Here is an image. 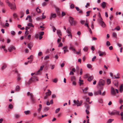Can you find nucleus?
Segmentation results:
<instances>
[{"label":"nucleus","mask_w":123,"mask_h":123,"mask_svg":"<svg viewBox=\"0 0 123 123\" xmlns=\"http://www.w3.org/2000/svg\"><path fill=\"white\" fill-rule=\"evenodd\" d=\"M74 104L73 105V106L77 105V106H79L81 105L83 103V101L81 100L79 102L78 100H73Z\"/></svg>","instance_id":"nucleus-1"},{"label":"nucleus","mask_w":123,"mask_h":123,"mask_svg":"<svg viewBox=\"0 0 123 123\" xmlns=\"http://www.w3.org/2000/svg\"><path fill=\"white\" fill-rule=\"evenodd\" d=\"M69 21L71 25H75L77 23V22L75 21H74L73 18L72 17H70Z\"/></svg>","instance_id":"nucleus-2"},{"label":"nucleus","mask_w":123,"mask_h":123,"mask_svg":"<svg viewBox=\"0 0 123 123\" xmlns=\"http://www.w3.org/2000/svg\"><path fill=\"white\" fill-rule=\"evenodd\" d=\"M5 1L8 4L9 6L10 7V8L11 9L14 10L16 8V7L15 4H12L11 3H10L8 0H6Z\"/></svg>","instance_id":"nucleus-3"},{"label":"nucleus","mask_w":123,"mask_h":123,"mask_svg":"<svg viewBox=\"0 0 123 123\" xmlns=\"http://www.w3.org/2000/svg\"><path fill=\"white\" fill-rule=\"evenodd\" d=\"M120 112L119 111L116 110H113L111 112H109V114L111 115H119Z\"/></svg>","instance_id":"nucleus-4"},{"label":"nucleus","mask_w":123,"mask_h":123,"mask_svg":"<svg viewBox=\"0 0 123 123\" xmlns=\"http://www.w3.org/2000/svg\"><path fill=\"white\" fill-rule=\"evenodd\" d=\"M44 67V65L41 66L40 67V69L36 73V75H37L38 74L40 75L41 74L42 72L41 71L43 70Z\"/></svg>","instance_id":"nucleus-5"},{"label":"nucleus","mask_w":123,"mask_h":123,"mask_svg":"<svg viewBox=\"0 0 123 123\" xmlns=\"http://www.w3.org/2000/svg\"><path fill=\"white\" fill-rule=\"evenodd\" d=\"M56 15L55 13H51L50 15L49 19L50 20H52V19L56 18Z\"/></svg>","instance_id":"nucleus-6"},{"label":"nucleus","mask_w":123,"mask_h":123,"mask_svg":"<svg viewBox=\"0 0 123 123\" xmlns=\"http://www.w3.org/2000/svg\"><path fill=\"white\" fill-rule=\"evenodd\" d=\"M111 93L112 95H115L116 94L114 89L112 86H111Z\"/></svg>","instance_id":"nucleus-7"},{"label":"nucleus","mask_w":123,"mask_h":123,"mask_svg":"<svg viewBox=\"0 0 123 123\" xmlns=\"http://www.w3.org/2000/svg\"><path fill=\"white\" fill-rule=\"evenodd\" d=\"M71 80L72 82V85H73L75 86L76 84V80L75 78L74 77H72Z\"/></svg>","instance_id":"nucleus-8"},{"label":"nucleus","mask_w":123,"mask_h":123,"mask_svg":"<svg viewBox=\"0 0 123 123\" xmlns=\"http://www.w3.org/2000/svg\"><path fill=\"white\" fill-rule=\"evenodd\" d=\"M104 81L102 79H100L98 83V85L100 86H104Z\"/></svg>","instance_id":"nucleus-9"},{"label":"nucleus","mask_w":123,"mask_h":123,"mask_svg":"<svg viewBox=\"0 0 123 123\" xmlns=\"http://www.w3.org/2000/svg\"><path fill=\"white\" fill-rule=\"evenodd\" d=\"M94 94L95 95H101L102 92L101 90H98L97 91H95L94 92Z\"/></svg>","instance_id":"nucleus-10"},{"label":"nucleus","mask_w":123,"mask_h":123,"mask_svg":"<svg viewBox=\"0 0 123 123\" xmlns=\"http://www.w3.org/2000/svg\"><path fill=\"white\" fill-rule=\"evenodd\" d=\"M15 73H17V74H18L17 79V81H19L20 80H21V78L20 76V74H18V72L16 70H15Z\"/></svg>","instance_id":"nucleus-11"},{"label":"nucleus","mask_w":123,"mask_h":123,"mask_svg":"<svg viewBox=\"0 0 123 123\" xmlns=\"http://www.w3.org/2000/svg\"><path fill=\"white\" fill-rule=\"evenodd\" d=\"M99 23L101 26L104 28L106 26V25L105 23L102 21H101V20L100 21Z\"/></svg>","instance_id":"nucleus-12"},{"label":"nucleus","mask_w":123,"mask_h":123,"mask_svg":"<svg viewBox=\"0 0 123 123\" xmlns=\"http://www.w3.org/2000/svg\"><path fill=\"white\" fill-rule=\"evenodd\" d=\"M13 49H15V47L14 46H11L8 48V50L9 52H11Z\"/></svg>","instance_id":"nucleus-13"},{"label":"nucleus","mask_w":123,"mask_h":123,"mask_svg":"<svg viewBox=\"0 0 123 123\" xmlns=\"http://www.w3.org/2000/svg\"><path fill=\"white\" fill-rule=\"evenodd\" d=\"M62 49H64V53L65 54L67 52H68V50L67 49V47L65 46L63 47L62 48Z\"/></svg>","instance_id":"nucleus-14"},{"label":"nucleus","mask_w":123,"mask_h":123,"mask_svg":"<svg viewBox=\"0 0 123 123\" xmlns=\"http://www.w3.org/2000/svg\"><path fill=\"white\" fill-rule=\"evenodd\" d=\"M98 52L100 53L99 55L100 56H101L102 55H106V53L105 52H102L100 51H99Z\"/></svg>","instance_id":"nucleus-15"},{"label":"nucleus","mask_w":123,"mask_h":123,"mask_svg":"<svg viewBox=\"0 0 123 123\" xmlns=\"http://www.w3.org/2000/svg\"><path fill=\"white\" fill-rule=\"evenodd\" d=\"M48 90V91L45 93L46 96H49L51 95V91L49 89Z\"/></svg>","instance_id":"nucleus-16"},{"label":"nucleus","mask_w":123,"mask_h":123,"mask_svg":"<svg viewBox=\"0 0 123 123\" xmlns=\"http://www.w3.org/2000/svg\"><path fill=\"white\" fill-rule=\"evenodd\" d=\"M57 33L59 37H60V36L62 35V32L60 30H57Z\"/></svg>","instance_id":"nucleus-17"},{"label":"nucleus","mask_w":123,"mask_h":123,"mask_svg":"<svg viewBox=\"0 0 123 123\" xmlns=\"http://www.w3.org/2000/svg\"><path fill=\"white\" fill-rule=\"evenodd\" d=\"M119 91L121 93L123 91V84L121 85L120 87Z\"/></svg>","instance_id":"nucleus-18"},{"label":"nucleus","mask_w":123,"mask_h":123,"mask_svg":"<svg viewBox=\"0 0 123 123\" xmlns=\"http://www.w3.org/2000/svg\"><path fill=\"white\" fill-rule=\"evenodd\" d=\"M66 32L67 33L70 34L71 33V28L69 27L66 30Z\"/></svg>","instance_id":"nucleus-19"},{"label":"nucleus","mask_w":123,"mask_h":123,"mask_svg":"<svg viewBox=\"0 0 123 123\" xmlns=\"http://www.w3.org/2000/svg\"><path fill=\"white\" fill-rule=\"evenodd\" d=\"M27 95L28 96H29L30 97V98L33 97V95L31 93H30L29 92H27Z\"/></svg>","instance_id":"nucleus-20"},{"label":"nucleus","mask_w":123,"mask_h":123,"mask_svg":"<svg viewBox=\"0 0 123 123\" xmlns=\"http://www.w3.org/2000/svg\"><path fill=\"white\" fill-rule=\"evenodd\" d=\"M113 83L117 87H118V82L117 80L113 82Z\"/></svg>","instance_id":"nucleus-21"},{"label":"nucleus","mask_w":123,"mask_h":123,"mask_svg":"<svg viewBox=\"0 0 123 123\" xmlns=\"http://www.w3.org/2000/svg\"><path fill=\"white\" fill-rule=\"evenodd\" d=\"M101 6L103 8H105V7L106 6V2H103Z\"/></svg>","instance_id":"nucleus-22"},{"label":"nucleus","mask_w":123,"mask_h":123,"mask_svg":"<svg viewBox=\"0 0 123 123\" xmlns=\"http://www.w3.org/2000/svg\"><path fill=\"white\" fill-rule=\"evenodd\" d=\"M35 80L33 78H31L29 80V81L27 82V84H28V85H29L31 83V82L30 81H31V82H33L35 81Z\"/></svg>","instance_id":"nucleus-23"},{"label":"nucleus","mask_w":123,"mask_h":123,"mask_svg":"<svg viewBox=\"0 0 123 123\" xmlns=\"http://www.w3.org/2000/svg\"><path fill=\"white\" fill-rule=\"evenodd\" d=\"M84 104L85 105L84 106L86 108V109L87 110L89 109L90 108L89 105L86 103H84Z\"/></svg>","instance_id":"nucleus-24"},{"label":"nucleus","mask_w":123,"mask_h":123,"mask_svg":"<svg viewBox=\"0 0 123 123\" xmlns=\"http://www.w3.org/2000/svg\"><path fill=\"white\" fill-rule=\"evenodd\" d=\"M93 76H90L88 78L87 80L88 81L90 82L93 79Z\"/></svg>","instance_id":"nucleus-25"},{"label":"nucleus","mask_w":123,"mask_h":123,"mask_svg":"<svg viewBox=\"0 0 123 123\" xmlns=\"http://www.w3.org/2000/svg\"><path fill=\"white\" fill-rule=\"evenodd\" d=\"M16 91L17 92L19 91L20 90L19 87L18 86H17L15 89Z\"/></svg>","instance_id":"nucleus-26"},{"label":"nucleus","mask_w":123,"mask_h":123,"mask_svg":"<svg viewBox=\"0 0 123 123\" xmlns=\"http://www.w3.org/2000/svg\"><path fill=\"white\" fill-rule=\"evenodd\" d=\"M30 100L31 102L33 103H34L35 102V99L33 97L30 98Z\"/></svg>","instance_id":"nucleus-27"},{"label":"nucleus","mask_w":123,"mask_h":123,"mask_svg":"<svg viewBox=\"0 0 123 123\" xmlns=\"http://www.w3.org/2000/svg\"><path fill=\"white\" fill-rule=\"evenodd\" d=\"M33 46V44L31 43H29L28 44V48H32Z\"/></svg>","instance_id":"nucleus-28"},{"label":"nucleus","mask_w":123,"mask_h":123,"mask_svg":"<svg viewBox=\"0 0 123 123\" xmlns=\"http://www.w3.org/2000/svg\"><path fill=\"white\" fill-rule=\"evenodd\" d=\"M117 76L116 77L115 75L114 76V77H112V78H117V79H119L120 78V77L119 76V75L118 74H117Z\"/></svg>","instance_id":"nucleus-29"},{"label":"nucleus","mask_w":123,"mask_h":123,"mask_svg":"<svg viewBox=\"0 0 123 123\" xmlns=\"http://www.w3.org/2000/svg\"><path fill=\"white\" fill-rule=\"evenodd\" d=\"M120 28L119 26H117L114 29H112V30H116L117 31H119L120 30Z\"/></svg>","instance_id":"nucleus-30"},{"label":"nucleus","mask_w":123,"mask_h":123,"mask_svg":"<svg viewBox=\"0 0 123 123\" xmlns=\"http://www.w3.org/2000/svg\"><path fill=\"white\" fill-rule=\"evenodd\" d=\"M7 67V65H6L5 64L1 68V69L2 70H4Z\"/></svg>","instance_id":"nucleus-31"},{"label":"nucleus","mask_w":123,"mask_h":123,"mask_svg":"<svg viewBox=\"0 0 123 123\" xmlns=\"http://www.w3.org/2000/svg\"><path fill=\"white\" fill-rule=\"evenodd\" d=\"M88 48L87 47H85L83 49V50L85 52H87L88 50Z\"/></svg>","instance_id":"nucleus-32"},{"label":"nucleus","mask_w":123,"mask_h":123,"mask_svg":"<svg viewBox=\"0 0 123 123\" xmlns=\"http://www.w3.org/2000/svg\"><path fill=\"white\" fill-rule=\"evenodd\" d=\"M112 35L113 37L116 38L117 34L116 33L113 32L112 34Z\"/></svg>","instance_id":"nucleus-33"},{"label":"nucleus","mask_w":123,"mask_h":123,"mask_svg":"<svg viewBox=\"0 0 123 123\" xmlns=\"http://www.w3.org/2000/svg\"><path fill=\"white\" fill-rule=\"evenodd\" d=\"M113 119H110L108 120L107 122V123H109L111 122L113 120Z\"/></svg>","instance_id":"nucleus-34"},{"label":"nucleus","mask_w":123,"mask_h":123,"mask_svg":"<svg viewBox=\"0 0 123 123\" xmlns=\"http://www.w3.org/2000/svg\"><path fill=\"white\" fill-rule=\"evenodd\" d=\"M36 11L38 13H40L41 12L40 10V9H39L38 8V7H37L36 8Z\"/></svg>","instance_id":"nucleus-35"},{"label":"nucleus","mask_w":123,"mask_h":123,"mask_svg":"<svg viewBox=\"0 0 123 123\" xmlns=\"http://www.w3.org/2000/svg\"><path fill=\"white\" fill-rule=\"evenodd\" d=\"M27 26H29L32 27H34V25L31 23H28L27 24Z\"/></svg>","instance_id":"nucleus-36"},{"label":"nucleus","mask_w":123,"mask_h":123,"mask_svg":"<svg viewBox=\"0 0 123 123\" xmlns=\"http://www.w3.org/2000/svg\"><path fill=\"white\" fill-rule=\"evenodd\" d=\"M30 111L28 110L25 111L24 113L26 115H28L30 113Z\"/></svg>","instance_id":"nucleus-37"},{"label":"nucleus","mask_w":123,"mask_h":123,"mask_svg":"<svg viewBox=\"0 0 123 123\" xmlns=\"http://www.w3.org/2000/svg\"><path fill=\"white\" fill-rule=\"evenodd\" d=\"M53 58H55L56 59H57L58 58V55L56 54L53 57Z\"/></svg>","instance_id":"nucleus-38"},{"label":"nucleus","mask_w":123,"mask_h":123,"mask_svg":"<svg viewBox=\"0 0 123 123\" xmlns=\"http://www.w3.org/2000/svg\"><path fill=\"white\" fill-rule=\"evenodd\" d=\"M74 7V4H71L70 6V8L71 9H73Z\"/></svg>","instance_id":"nucleus-39"},{"label":"nucleus","mask_w":123,"mask_h":123,"mask_svg":"<svg viewBox=\"0 0 123 123\" xmlns=\"http://www.w3.org/2000/svg\"><path fill=\"white\" fill-rule=\"evenodd\" d=\"M49 57L48 55H46L45 56L44 58V60H45L47 59H49Z\"/></svg>","instance_id":"nucleus-40"},{"label":"nucleus","mask_w":123,"mask_h":123,"mask_svg":"<svg viewBox=\"0 0 123 123\" xmlns=\"http://www.w3.org/2000/svg\"><path fill=\"white\" fill-rule=\"evenodd\" d=\"M60 110V108H59L56 109L55 111V113H58Z\"/></svg>","instance_id":"nucleus-41"},{"label":"nucleus","mask_w":123,"mask_h":123,"mask_svg":"<svg viewBox=\"0 0 123 123\" xmlns=\"http://www.w3.org/2000/svg\"><path fill=\"white\" fill-rule=\"evenodd\" d=\"M106 45L109 46L111 45V44L109 41H107L106 42Z\"/></svg>","instance_id":"nucleus-42"},{"label":"nucleus","mask_w":123,"mask_h":123,"mask_svg":"<svg viewBox=\"0 0 123 123\" xmlns=\"http://www.w3.org/2000/svg\"><path fill=\"white\" fill-rule=\"evenodd\" d=\"M107 84H110L111 83V81L110 79H108L107 80Z\"/></svg>","instance_id":"nucleus-43"},{"label":"nucleus","mask_w":123,"mask_h":123,"mask_svg":"<svg viewBox=\"0 0 123 123\" xmlns=\"http://www.w3.org/2000/svg\"><path fill=\"white\" fill-rule=\"evenodd\" d=\"M33 56L32 55H31L29 57H28V58H27V59H33Z\"/></svg>","instance_id":"nucleus-44"},{"label":"nucleus","mask_w":123,"mask_h":123,"mask_svg":"<svg viewBox=\"0 0 123 123\" xmlns=\"http://www.w3.org/2000/svg\"><path fill=\"white\" fill-rule=\"evenodd\" d=\"M9 107L10 109H12L13 108V106L12 104H9Z\"/></svg>","instance_id":"nucleus-45"},{"label":"nucleus","mask_w":123,"mask_h":123,"mask_svg":"<svg viewBox=\"0 0 123 123\" xmlns=\"http://www.w3.org/2000/svg\"><path fill=\"white\" fill-rule=\"evenodd\" d=\"M70 47L69 48V49H71L72 50V49H73L74 48V46L72 45H71V44L70 43Z\"/></svg>","instance_id":"nucleus-46"},{"label":"nucleus","mask_w":123,"mask_h":123,"mask_svg":"<svg viewBox=\"0 0 123 123\" xmlns=\"http://www.w3.org/2000/svg\"><path fill=\"white\" fill-rule=\"evenodd\" d=\"M87 68H92L91 65L89 64H88L87 65Z\"/></svg>","instance_id":"nucleus-47"},{"label":"nucleus","mask_w":123,"mask_h":123,"mask_svg":"<svg viewBox=\"0 0 123 123\" xmlns=\"http://www.w3.org/2000/svg\"><path fill=\"white\" fill-rule=\"evenodd\" d=\"M39 34L40 36H42L44 34V32L43 31H42L39 33Z\"/></svg>","instance_id":"nucleus-48"},{"label":"nucleus","mask_w":123,"mask_h":123,"mask_svg":"<svg viewBox=\"0 0 123 123\" xmlns=\"http://www.w3.org/2000/svg\"><path fill=\"white\" fill-rule=\"evenodd\" d=\"M15 116L16 118H18L19 117L20 115L17 114H15Z\"/></svg>","instance_id":"nucleus-49"},{"label":"nucleus","mask_w":123,"mask_h":123,"mask_svg":"<svg viewBox=\"0 0 123 123\" xmlns=\"http://www.w3.org/2000/svg\"><path fill=\"white\" fill-rule=\"evenodd\" d=\"M91 12L90 11H89L86 12L87 15H86V16H88L89 15V13Z\"/></svg>","instance_id":"nucleus-50"},{"label":"nucleus","mask_w":123,"mask_h":123,"mask_svg":"<svg viewBox=\"0 0 123 123\" xmlns=\"http://www.w3.org/2000/svg\"><path fill=\"white\" fill-rule=\"evenodd\" d=\"M11 33L12 35H14L15 34V32L14 31H11Z\"/></svg>","instance_id":"nucleus-51"},{"label":"nucleus","mask_w":123,"mask_h":123,"mask_svg":"<svg viewBox=\"0 0 123 123\" xmlns=\"http://www.w3.org/2000/svg\"><path fill=\"white\" fill-rule=\"evenodd\" d=\"M80 22L83 25L84 24V23L85 22V21H84V20H81L80 21Z\"/></svg>","instance_id":"nucleus-52"},{"label":"nucleus","mask_w":123,"mask_h":123,"mask_svg":"<svg viewBox=\"0 0 123 123\" xmlns=\"http://www.w3.org/2000/svg\"><path fill=\"white\" fill-rule=\"evenodd\" d=\"M89 95L92 96L93 95V93L92 92H89L88 93Z\"/></svg>","instance_id":"nucleus-53"},{"label":"nucleus","mask_w":123,"mask_h":123,"mask_svg":"<svg viewBox=\"0 0 123 123\" xmlns=\"http://www.w3.org/2000/svg\"><path fill=\"white\" fill-rule=\"evenodd\" d=\"M96 58V56H94L92 58V61L93 62L94 61V60Z\"/></svg>","instance_id":"nucleus-54"},{"label":"nucleus","mask_w":123,"mask_h":123,"mask_svg":"<svg viewBox=\"0 0 123 123\" xmlns=\"http://www.w3.org/2000/svg\"><path fill=\"white\" fill-rule=\"evenodd\" d=\"M31 18V16L30 15H28L27 17L26 18V20H28V18Z\"/></svg>","instance_id":"nucleus-55"},{"label":"nucleus","mask_w":123,"mask_h":123,"mask_svg":"<svg viewBox=\"0 0 123 123\" xmlns=\"http://www.w3.org/2000/svg\"><path fill=\"white\" fill-rule=\"evenodd\" d=\"M59 38H58L57 39V42L58 43H59V42H60L61 41V37H59Z\"/></svg>","instance_id":"nucleus-56"},{"label":"nucleus","mask_w":123,"mask_h":123,"mask_svg":"<svg viewBox=\"0 0 123 123\" xmlns=\"http://www.w3.org/2000/svg\"><path fill=\"white\" fill-rule=\"evenodd\" d=\"M49 108L48 107H45L44 108V110L45 111H47L48 110Z\"/></svg>","instance_id":"nucleus-57"},{"label":"nucleus","mask_w":123,"mask_h":123,"mask_svg":"<svg viewBox=\"0 0 123 123\" xmlns=\"http://www.w3.org/2000/svg\"><path fill=\"white\" fill-rule=\"evenodd\" d=\"M13 16L15 18L17 16V14L15 13H14L13 14Z\"/></svg>","instance_id":"nucleus-58"},{"label":"nucleus","mask_w":123,"mask_h":123,"mask_svg":"<svg viewBox=\"0 0 123 123\" xmlns=\"http://www.w3.org/2000/svg\"><path fill=\"white\" fill-rule=\"evenodd\" d=\"M86 114L87 115L89 113V111L87 109H86Z\"/></svg>","instance_id":"nucleus-59"},{"label":"nucleus","mask_w":123,"mask_h":123,"mask_svg":"<svg viewBox=\"0 0 123 123\" xmlns=\"http://www.w3.org/2000/svg\"><path fill=\"white\" fill-rule=\"evenodd\" d=\"M85 26H86L88 28H89V27L88 25V23H86L85 24Z\"/></svg>","instance_id":"nucleus-60"},{"label":"nucleus","mask_w":123,"mask_h":123,"mask_svg":"<svg viewBox=\"0 0 123 123\" xmlns=\"http://www.w3.org/2000/svg\"><path fill=\"white\" fill-rule=\"evenodd\" d=\"M88 77V75L87 74H85V76H84V78H87L88 77Z\"/></svg>","instance_id":"nucleus-61"},{"label":"nucleus","mask_w":123,"mask_h":123,"mask_svg":"<svg viewBox=\"0 0 123 123\" xmlns=\"http://www.w3.org/2000/svg\"><path fill=\"white\" fill-rule=\"evenodd\" d=\"M90 5V3H86V5L85 6V7L86 8H87L88 7V6H89Z\"/></svg>","instance_id":"nucleus-62"},{"label":"nucleus","mask_w":123,"mask_h":123,"mask_svg":"<svg viewBox=\"0 0 123 123\" xmlns=\"http://www.w3.org/2000/svg\"><path fill=\"white\" fill-rule=\"evenodd\" d=\"M57 80H58L57 79H54L53 80V82L56 83L57 82Z\"/></svg>","instance_id":"nucleus-63"},{"label":"nucleus","mask_w":123,"mask_h":123,"mask_svg":"<svg viewBox=\"0 0 123 123\" xmlns=\"http://www.w3.org/2000/svg\"><path fill=\"white\" fill-rule=\"evenodd\" d=\"M117 45L119 47H120L122 46V45L121 44H119L118 43H117Z\"/></svg>","instance_id":"nucleus-64"}]
</instances>
